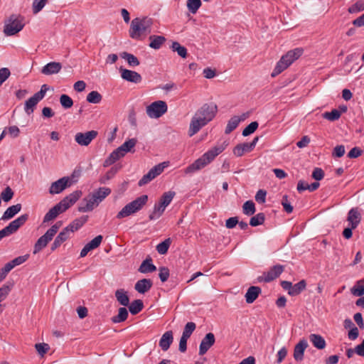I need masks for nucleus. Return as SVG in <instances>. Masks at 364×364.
Instances as JSON below:
<instances>
[{
    "instance_id": "nucleus-1",
    "label": "nucleus",
    "mask_w": 364,
    "mask_h": 364,
    "mask_svg": "<svg viewBox=\"0 0 364 364\" xmlns=\"http://www.w3.org/2000/svg\"><path fill=\"white\" fill-rule=\"evenodd\" d=\"M217 111V105L214 103H205L200 107L191 119L188 135L192 136L198 133L202 127L215 117Z\"/></svg>"
},
{
    "instance_id": "nucleus-2",
    "label": "nucleus",
    "mask_w": 364,
    "mask_h": 364,
    "mask_svg": "<svg viewBox=\"0 0 364 364\" xmlns=\"http://www.w3.org/2000/svg\"><path fill=\"white\" fill-rule=\"evenodd\" d=\"M228 142L224 141L223 143L218 144L209 149L203 154L199 159L196 160L193 164L187 166L185 169L186 173H191L199 171L207 165L210 164L215 158L222 153L228 146Z\"/></svg>"
},
{
    "instance_id": "nucleus-3",
    "label": "nucleus",
    "mask_w": 364,
    "mask_h": 364,
    "mask_svg": "<svg viewBox=\"0 0 364 364\" xmlns=\"http://www.w3.org/2000/svg\"><path fill=\"white\" fill-rule=\"evenodd\" d=\"M81 191H75L65 196L58 203L50 208L45 215L43 222L48 223L55 219L58 215L65 212L70 207L74 205L81 197Z\"/></svg>"
},
{
    "instance_id": "nucleus-4",
    "label": "nucleus",
    "mask_w": 364,
    "mask_h": 364,
    "mask_svg": "<svg viewBox=\"0 0 364 364\" xmlns=\"http://www.w3.org/2000/svg\"><path fill=\"white\" fill-rule=\"evenodd\" d=\"M153 20L149 17L135 18L130 25L129 36L132 39L141 40L151 33Z\"/></svg>"
},
{
    "instance_id": "nucleus-5",
    "label": "nucleus",
    "mask_w": 364,
    "mask_h": 364,
    "mask_svg": "<svg viewBox=\"0 0 364 364\" xmlns=\"http://www.w3.org/2000/svg\"><path fill=\"white\" fill-rule=\"evenodd\" d=\"M111 193V189L106 187L100 188L96 191L89 195L87 198L83 199L78 207V210L81 213L92 211L97 207L107 196Z\"/></svg>"
},
{
    "instance_id": "nucleus-6",
    "label": "nucleus",
    "mask_w": 364,
    "mask_h": 364,
    "mask_svg": "<svg viewBox=\"0 0 364 364\" xmlns=\"http://www.w3.org/2000/svg\"><path fill=\"white\" fill-rule=\"evenodd\" d=\"M137 144V139L136 138L129 139L125 141L121 146L114 150L109 156L105 159L104 162V166H109L117 160L124 157L127 153H134L135 151L134 147Z\"/></svg>"
},
{
    "instance_id": "nucleus-7",
    "label": "nucleus",
    "mask_w": 364,
    "mask_h": 364,
    "mask_svg": "<svg viewBox=\"0 0 364 364\" xmlns=\"http://www.w3.org/2000/svg\"><path fill=\"white\" fill-rule=\"evenodd\" d=\"M303 53L304 50L301 48H296L288 51L277 63L271 74L272 77H274L286 70L290 65L297 60Z\"/></svg>"
},
{
    "instance_id": "nucleus-8",
    "label": "nucleus",
    "mask_w": 364,
    "mask_h": 364,
    "mask_svg": "<svg viewBox=\"0 0 364 364\" xmlns=\"http://www.w3.org/2000/svg\"><path fill=\"white\" fill-rule=\"evenodd\" d=\"M148 201V196L142 195L127 204L117 215V219L128 217L139 211Z\"/></svg>"
},
{
    "instance_id": "nucleus-9",
    "label": "nucleus",
    "mask_w": 364,
    "mask_h": 364,
    "mask_svg": "<svg viewBox=\"0 0 364 364\" xmlns=\"http://www.w3.org/2000/svg\"><path fill=\"white\" fill-rule=\"evenodd\" d=\"M62 226V222L58 221L53 225L46 232V233L40 237L34 245L33 254H37L41 250H42L44 247H46L48 243L51 241L55 236V235L58 232L60 228Z\"/></svg>"
},
{
    "instance_id": "nucleus-10",
    "label": "nucleus",
    "mask_w": 364,
    "mask_h": 364,
    "mask_svg": "<svg viewBox=\"0 0 364 364\" xmlns=\"http://www.w3.org/2000/svg\"><path fill=\"white\" fill-rule=\"evenodd\" d=\"M23 26L21 17L11 15L5 23L4 33L8 36H13L21 31Z\"/></svg>"
},
{
    "instance_id": "nucleus-11",
    "label": "nucleus",
    "mask_w": 364,
    "mask_h": 364,
    "mask_svg": "<svg viewBox=\"0 0 364 364\" xmlns=\"http://www.w3.org/2000/svg\"><path fill=\"white\" fill-rule=\"evenodd\" d=\"M28 219V214H23L11 222L6 227L0 230L1 240L4 237L16 232Z\"/></svg>"
},
{
    "instance_id": "nucleus-12",
    "label": "nucleus",
    "mask_w": 364,
    "mask_h": 364,
    "mask_svg": "<svg viewBox=\"0 0 364 364\" xmlns=\"http://www.w3.org/2000/svg\"><path fill=\"white\" fill-rule=\"evenodd\" d=\"M168 161H164L154 166L139 181L138 185L139 186H143L149 183L156 176H159L164 171V168L168 166Z\"/></svg>"
},
{
    "instance_id": "nucleus-13",
    "label": "nucleus",
    "mask_w": 364,
    "mask_h": 364,
    "mask_svg": "<svg viewBox=\"0 0 364 364\" xmlns=\"http://www.w3.org/2000/svg\"><path fill=\"white\" fill-rule=\"evenodd\" d=\"M168 109L166 102L158 100L146 107V114L150 118L157 119L164 114Z\"/></svg>"
},
{
    "instance_id": "nucleus-14",
    "label": "nucleus",
    "mask_w": 364,
    "mask_h": 364,
    "mask_svg": "<svg viewBox=\"0 0 364 364\" xmlns=\"http://www.w3.org/2000/svg\"><path fill=\"white\" fill-rule=\"evenodd\" d=\"M284 270V266L276 264L271 267L269 271L264 272L262 276L257 277L258 282H270L278 278Z\"/></svg>"
},
{
    "instance_id": "nucleus-15",
    "label": "nucleus",
    "mask_w": 364,
    "mask_h": 364,
    "mask_svg": "<svg viewBox=\"0 0 364 364\" xmlns=\"http://www.w3.org/2000/svg\"><path fill=\"white\" fill-rule=\"evenodd\" d=\"M73 184L72 178L68 176H64L51 183L49 188V193L51 195L59 194L65 189Z\"/></svg>"
},
{
    "instance_id": "nucleus-16",
    "label": "nucleus",
    "mask_w": 364,
    "mask_h": 364,
    "mask_svg": "<svg viewBox=\"0 0 364 364\" xmlns=\"http://www.w3.org/2000/svg\"><path fill=\"white\" fill-rule=\"evenodd\" d=\"M98 135L95 130H91L86 132H77L75 135V141L80 146H88L92 140Z\"/></svg>"
},
{
    "instance_id": "nucleus-17",
    "label": "nucleus",
    "mask_w": 364,
    "mask_h": 364,
    "mask_svg": "<svg viewBox=\"0 0 364 364\" xmlns=\"http://www.w3.org/2000/svg\"><path fill=\"white\" fill-rule=\"evenodd\" d=\"M119 72L122 78L127 82L139 83L142 80L141 75L136 71L120 68Z\"/></svg>"
},
{
    "instance_id": "nucleus-18",
    "label": "nucleus",
    "mask_w": 364,
    "mask_h": 364,
    "mask_svg": "<svg viewBox=\"0 0 364 364\" xmlns=\"http://www.w3.org/2000/svg\"><path fill=\"white\" fill-rule=\"evenodd\" d=\"M215 338L213 333H207L202 339L199 346V355H203L214 345Z\"/></svg>"
},
{
    "instance_id": "nucleus-19",
    "label": "nucleus",
    "mask_w": 364,
    "mask_h": 364,
    "mask_svg": "<svg viewBox=\"0 0 364 364\" xmlns=\"http://www.w3.org/2000/svg\"><path fill=\"white\" fill-rule=\"evenodd\" d=\"M102 235H97L90 242L87 243L80 252V257H85L90 251L98 247L102 241Z\"/></svg>"
},
{
    "instance_id": "nucleus-20",
    "label": "nucleus",
    "mask_w": 364,
    "mask_h": 364,
    "mask_svg": "<svg viewBox=\"0 0 364 364\" xmlns=\"http://www.w3.org/2000/svg\"><path fill=\"white\" fill-rule=\"evenodd\" d=\"M308 347L306 340H301L294 347V358L296 361H301L304 359V354L306 348Z\"/></svg>"
},
{
    "instance_id": "nucleus-21",
    "label": "nucleus",
    "mask_w": 364,
    "mask_h": 364,
    "mask_svg": "<svg viewBox=\"0 0 364 364\" xmlns=\"http://www.w3.org/2000/svg\"><path fill=\"white\" fill-rule=\"evenodd\" d=\"M70 232L66 228H63V230L55 238L54 242L51 245V247H50L51 251H55L65 241H66L70 237Z\"/></svg>"
},
{
    "instance_id": "nucleus-22",
    "label": "nucleus",
    "mask_w": 364,
    "mask_h": 364,
    "mask_svg": "<svg viewBox=\"0 0 364 364\" xmlns=\"http://www.w3.org/2000/svg\"><path fill=\"white\" fill-rule=\"evenodd\" d=\"M352 228H356L361 220V215L357 208H351L348 213V218Z\"/></svg>"
},
{
    "instance_id": "nucleus-23",
    "label": "nucleus",
    "mask_w": 364,
    "mask_h": 364,
    "mask_svg": "<svg viewBox=\"0 0 364 364\" xmlns=\"http://www.w3.org/2000/svg\"><path fill=\"white\" fill-rule=\"evenodd\" d=\"M62 68L60 63L50 62L43 67L41 73L46 75H53L58 73Z\"/></svg>"
},
{
    "instance_id": "nucleus-24",
    "label": "nucleus",
    "mask_w": 364,
    "mask_h": 364,
    "mask_svg": "<svg viewBox=\"0 0 364 364\" xmlns=\"http://www.w3.org/2000/svg\"><path fill=\"white\" fill-rule=\"evenodd\" d=\"M152 285L153 283L151 279H142L136 282L134 285V289L140 294H145L151 289Z\"/></svg>"
},
{
    "instance_id": "nucleus-25",
    "label": "nucleus",
    "mask_w": 364,
    "mask_h": 364,
    "mask_svg": "<svg viewBox=\"0 0 364 364\" xmlns=\"http://www.w3.org/2000/svg\"><path fill=\"white\" fill-rule=\"evenodd\" d=\"M262 289L260 287L257 286H251L248 288L245 297V301L247 304L253 303L261 294Z\"/></svg>"
},
{
    "instance_id": "nucleus-26",
    "label": "nucleus",
    "mask_w": 364,
    "mask_h": 364,
    "mask_svg": "<svg viewBox=\"0 0 364 364\" xmlns=\"http://www.w3.org/2000/svg\"><path fill=\"white\" fill-rule=\"evenodd\" d=\"M173 341V332L171 331H168L162 335L159 341V346L164 351H166L170 348Z\"/></svg>"
},
{
    "instance_id": "nucleus-27",
    "label": "nucleus",
    "mask_w": 364,
    "mask_h": 364,
    "mask_svg": "<svg viewBox=\"0 0 364 364\" xmlns=\"http://www.w3.org/2000/svg\"><path fill=\"white\" fill-rule=\"evenodd\" d=\"M87 215H82L80 218L74 220L65 228L69 230L70 232H73L79 230L87 221Z\"/></svg>"
},
{
    "instance_id": "nucleus-28",
    "label": "nucleus",
    "mask_w": 364,
    "mask_h": 364,
    "mask_svg": "<svg viewBox=\"0 0 364 364\" xmlns=\"http://www.w3.org/2000/svg\"><path fill=\"white\" fill-rule=\"evenodd\" d=\"M41 100L39 99L36 95H33L28 100L26 101L24 105V111L28 114H31L35 109L36 106Z\"/></svg>"
},
{
    "instance_id": "nucleus-29",
    "label": "nucleus",
    "mask_w": 364,
    "mask_h": 364,
    "mask_svg": "<svg viewBox=\"0 0 364 364\" xmlns=\"http://www.w3.org/2000/svg\"><path fill=\"white\" fill-rule=\"evenodd\" d=\"M117 301L123 306H127L129 304V298L127 291L124 289H119L114 293Z\"/></svg>"
},
{
    "instance_id": "nucleus-30",
    "label": "nucleus",
    "mask_w": 364,
    "mask_h": 364,
    "mask_svg": "<svg viewBox=\"0 0 364 364\" xmlns=\"http://www.w3.org/2000/svg\"><path fill=\"white\" fill-rule=\"evenodd\" d=\"M21 210V205L20 203L9 207L4 213L1 220H6L12 218L15 215L19 213Z\"/></svg>"
},
{
    "instance_id": "nucleus-31",
    "label": "nucleus",
    "mask_w": 364,
    "mask_h": 364,
    "mask_svg": "<svg viewBox=\"0 0 364 364\" xmlns=\"http://www.w3.org/2000/svg\"><path fill=\"white\" fill-rule=\"evenodd\" d=\"M129 316V313L125 306L120 307L118 314L111 318V321L114 323H119L125 321Z\"/></svg>"
},
{
    "instance_id": "nucleus-32",
    "label": "nucleus",
    "mask_w": 364,
    "mask_h": 364,
    "mask_svg": "<svg viewBox=\"0 0 364 364\" xmlns=\"http://www.w3.org/2000/svg\"><path fill=\"white\" fill-rule=\"evenodd\" d=\"M156 270V267L152 263L151 258L146 259L144 261H143L139 268V272L144 274L153 272Z\"/></svg>"
},
{
    "instance_id": "nucleus-33",
    "label": "nucleus",
    "mask_w": 364,
    "mask_h": 364,
    "mask_svg": "<svg viewBox=\"0 0 364 364\" xmlns=\"http://www.w3.org/2000/svg\"><path fill=\"white\" fill-rule=\"evenodd\" d=\"M309 339L314 346L319 350L323 349L326 347L324 338L318 334H311Z\"/></svg>"
},
{
    "instance_id": "nucleus-34",
    "label": "nucleus",
    "mask_w": 364,
    "mask_h": 364,
    "mask_svg": "<svg viewBox=\"0 0 364 364\" xmlns=\"http://www.w3.org/2000/svg\"><path fill=\"white\" fill-rule=\"evenodd\" d=\"M166 206L160 203L159 202L155 203L153 211L150 213L149 218L150 220H154L158 219L164 213Z\"/></svg>"
},
{
    "instance_id": "nucleus-35",
    "label": "nucleus",
    "mask_w": 364,
    "mask_h": 364,
    "mask_svg": "<svg viewBox=\"0 0 364 364\" xmlns=\"http://www.w3.org/2000/svg\"><path fill=\"white\" fill-rule=\"evenodd\" d=\"M149 46L154 49H159L161 46L165 43L166 38L162 36H149Z\"/></svg>"
},
{
    "instance_id": "nucleus-36",
    "label": "nucleus",
    "mask_w": 364,
    "mask_h": 364,
    "mask_svg": "<svg viewBox=\"0 0 364 364\" xmlns=\"http://www.w3.org/2000/svg\"><path fill=\"white\" fill-rule=\"evenodd\" d=\"M129 311L132 315L139 314L144 308L143 301L140 299L134 300L130 305L129 304Z\"/></svg>"
},
{
    "instance_id": "nucleus-37",
    "label": "nucleus",
    "mask_w": 364,
    "mask_h": 364,
    "mask_svg": "<svg viewBox=\"0 0 364 364\" xmlns=\"http://www.w3.org/2000/svg\"><path fill=\"white\" fill-rule=\"evenodd\" d=\"M252 149L249 147V144L247 142L239 144L233 149V154L236 156H242L245 153L250 152Z\"/></svg>"
},
{
    "instance_id": "nucleus-38",
    "label": "nucleus",
    "mask_w": 364,
    "mask_h": 364,
    "mask_svg": "<svg viewBox=\"0 0 364 364\" xmlns=\"http://www.w3.org/2000/svg\"><path fill=\"white\" fill-rule=\"evenodd\" d=\"M120 55L123 59L127 60V63L131 67L138 66L140 63L139 59L133 54L127 52H123Z\"/></svg>"
},
{
    "instance_id": "nucleus-39",
    "label": "nucleus",
    "mask_w": 364,
    "mask_h": 364,
    "mask_svg": "<svg viewBox=\"0 0 364 364\" xmlns=\"http://www.w3.org/2000/svg\"><path fill=\"white\" fill-rule=\"evenodd\" d=\"M240 122V119L237 116H234L230 118L226 126L225 132V134H230L234 129H235Z\"/></svg>"
},
{
    "instance_id": "nucleus-40",
    "label": "nucleus",
    "mask_w": 364,
    "mask_h": 364,
    "mask_svg": "<svg viewBox=\"0 0 364 364\" xmlns=\"http://www.w3.org/2000/svg\"><path fill=\"white\" fill-rule=\"evenodd\" d=\"M350 291L354 296H363L364 294V279L358 280L355 285L350 289Z\"/></svg>"
},
{
    "instance_id": "nucleus-41",
    "label": "nucleus",
    "mask_w": 364,
    "mask_h": 364,
    "mask_svg": "<svg viewBox=\"0 0 364 364\" xmlns=\"http://www.w3.org/2000/svg\"><path fill=\"white\" fill-rule=\"evenodd\" d=\"M173 51L177 52L178 55L183 58H186L188 55L187 49L182 46L178 42H173L171 46Z\"/></svg>"
},
{
    "instance_id": "nucleus-42",
    "label": "nucleus",
    "mask_w": 364,
    "mask_h": 364,
    "mask_svg": "<svg viewBox=\"0 0 364 364\" xmlns=\"http://www.w3.org/2000/svg\"><path fill=\"white\" fill-rule=\"evenodd\" d=\"M306 287V282L304 279L299 281L298 283L292 285L291 292H290L291 296H296L299 295L302 291L305 289Z\"/></svg>"
},
{
    "instance_id": "nucleus-43",
    "label": "nucleus",
    "mask_w": 364,
    "mask_h": 364,
    "mask_svg": "<svg viewBox=\"0 0 364 364\" xmlns=\"http://www.w3.org/2000/svg\"><path fill=\"white\" fill-rule=\"evenodd\" d=\"M171 244V238H167L162 242L156 246V250L160 255H165L167 253L168 250Z\"/></svg>"
},
{
    "instance_id": "nucleus-44",
    "label": "nucleus",
    "mask_w": 364,
    "mask_h": 364,
    "mask_svg": "<svg viewBox=\"0 0 364 364\" xmlns=\"http://www.w3.org/2000/svg\"><path fill=\"white\" fill-rule=\"evenodd\" d=\"M102 96L97 91H92L87 95V101L92 104H98L102 101Z\"/></svg>"
},
{
    "instance_id": "nucleus-45",
    "label": "nucleus",
    "mask_w": 364,
    "mask_h": 364,
    "mask_svg": "<svg viewBox=\"0 0 364 364\" xmlns=\"http://www.w3.org/2000/svg\"><path fill=\"white\" fill-rule=\"evenodd\" d=\"M265 215L263 213H259L252 217L250 220V225L256 227L264 223Z\"/></svg>"
},
{
    "instance_id": "nucleus-46",
    "label": "nucleus",
    "mask_w": 364,
    "mask_h": 364,
    "mask_svg": "<svg viewBox=\"0 0 364 364\" xmlns=\"http://www.w3.org/2000/svg\"><path fill=\"white\" fill-rule=\"evenodd\" d=\"M243 209V213L247 215H253L255 211V205L252 200H247L246 201L242 206Z\"/></svg>"
},
{
    "instance_id": "nucleus-47",
    "label": "nucleus",
    "mask_w": 364,
    "mask_h": 364,
    "mask_svg": "<svg viewBox=\"0 0 364 364\" xmlns=\"http://www.w3.org/2000/svg\"><path fill=\"white\" fill-rule=\"evenodd\" d=\"M364 11V0H358L352 6H350L348 11L350 14L359 13Z\"/></svg>"
},
{
    "instance_id": "nucleus-48",
    "label": "nucleus",
    "mask_w": 364,
    "mask_h": 364,
    "mask_svg": "<svg viewBox=\"0 0 364 364\" xmlns=\"http://www.w3.org/2000/svg\"><path fill=\"white\" fill-rule=\"evenodd\" d=\"M174 196L175 193L173 191L166 192L162 195L159 202L167 207L172 201Z\"/></svg>"
},
{
    "instance_id": "nucleus-49",
    "label": "nucleus",
    "mask_w": 364,
    "mask_h": 364,
    "mask_svg": "<svg viewBox=\"0 0 364 364\" xmlns=\"http://www.w3.org/2000/svg\"><path fill=\"white\" fill-rule=\"evenodd\" d=\"M201 6L200 0H187V7L192 14H196Z\"/></svg>"
},
{
    "instance_id": "nucleus-50",
    "label": "nucleus",
    "mask_w": 364,
    "mask_h": 364,
    "mask_svg": "<svg viewBox=\"0 0 364 364\" xmlns=\"http://www.w3.org/2000/svg\"><path fill=\"white\" fill-rule=\"evenodd\" d=\"M13 287V284H5L0 288V302L6 299Z\"/></svg>"
},
{
    "instance_id": "nucleus-51",
    "label": "nucleus",
    "mask_w": 364,
    "mask_h": 364,
    "mask_svg": "<svg viewBox=\"0 0 364 364\" xmlns=\"http://www.w3.org/2000/svg\"><path fill=\"white\" fill-rule=\"evenodd\" d=\"M48 1V0H33L32 4L33 13L36 14L40 12L43 9Z\"/></svg>"
},
{
    "instance_id": "nucleus-52",
    "label": "nucleus",
    "mask_w": 364,
    "mask_h": 364,
    "mask_svg": "<svg viewBox=\"0 0 364 364\" xmlns=\"http://www.w3.org/2000/svg\"><path fill=\"white\" fill-rule=\"evenodd\" d=\"M323 117L329 121L333 122L338 119L341 117V112L334 109L331 112H326L323 114Z\"/></svg>"
},
{
    "instance_id": "nucleus-53",
    "label": "nucleus",
    "mask_w": 364,
    "mask_h": 364,
    "mask_svg": "<svg viewBox=\"0 0 364 364\" xmlns=\"http://www.w3.org/2000/svg\"><path fill=\"white\" fill-rule=\"evenodd\" d=\"M196 328V325L195 323L188 322L183 328L182 336L189 338L195 331Z\"/></svg>"
},
{
    "instance_id": "nucleus-54",
    "label": "nucleus",
    "mask_w": 364,
    "mask_h": 364,
    "mask_svg": "<svg viewBox=\"0 0 364 364\" xmlns=\"http://www.w3.org/2000/svg\"><path fill=\"white\" fill-rule=\"evenodd\" d=\"M60 102L65 109L70 108L73 105V101L70 97L63 94L60 97Z\"/></svg>"
},
{
    "instance_id": "nucleus-55",
    "label": "nucleus",
    "mask_w": 364,
    "mask_h": 364,
    "mask_svg": "<svg viewBox=\"0 0 364 364\" xmlns=\"http://www.w3.org/2000/svg\"><path fill=\"white\" fill-rule=\"evenodd\" d=\"M259 124L257 122H252L247 125L242 131V135L247 136L254 133L257 129Z\"/></svg>"
},
{
    "instance_id": "nucleus-56",
    "label": "nucleus",
    "mask_w": 364,
    "mask_h": 364,
    "mask_svg": "<svg viewBox=\"0 0 364 364\" xmlns=\"http://www.w3.org/2000/svg\"><path fill=\"white\" fill-rule=\"evenodd\" d=\"M35 348L37 350L38 353L41 356L43 357L44 355L50 349V346L48 344L45 343H36L35 345Z\"/></svg>"
},
{
    "instance_id": "nucleus-57",
    "label": "nucleus",
    "mask_w": 364,
    "mask_h": 364,
    "mask_svg": "<svg viewBox=\"0 0 364 364\" xmlns=\"http://www.w3.org/2000/svg\"><path fill=\"white\" fill-rule=\"evenodd\" d=\"M117 171V169L116 168H112L109 171H108L106 174L103 176H102L100 178V183H105L107 181L111 179L114 177V176L116 174Z\"/></svg>"
},
{
    "instance_id": "nucleus-58",
    "label": "nucleus",
    "mask_w": 364,
    "mask_h": 364,
    "mask_svg": "<svg viewBox=\"0 0 364 364\" xmlns=\"http://www.w3.org/2000/svg\"><path fill=\"white\" fill-rule=\"evenodd\" d=\"M159 277L162 282H165L168 280L169 277V269L168 267H161L159 269Z\"/></svg>"
},
{
    "instance_id": "nucleus-59",
    "label": "nucleus",
    "mask_w": 364,
    "mask_h": 364,
    "mask_svg": "<svg viewBox=\"0 0 364 364\" xmlns=\"http://www.w3.org/2000/svg\"><path fill=\"white\" fill-rule=\"evenodd\" d=\"M14 196V191H12V189L9 187V186H7L2 192H1V197H2V199L5 201V202H8L10 200H11V198H13Z\"/></svg>"
},
{
    "instance_id": "nucleus-60",
    "label": "nucleus",
    "mask_w": 364,
    "mask_h": 364,
    "mask_svg": "<svg viewBox=\"0 0 364 364\" xmlns=\"http://www.w3.org/2000/svg\"><path fill=\"white\" fill-rule=\"evenodd\" d=\"M11 72L7 68L0 69V86L9 77Z\"/></svg>"
},
{
    "instance_id": "nucleus-61",
    "label": "nucleus",
    "mask_w": 364,
    "mask_h": 364,
    "mask_svg": "<svg viewBox=\"0 0 364 364\" xmlns=\"http://www.w3.org/2000/svg\"><path fill=\"white\" fill-rule=\"evenodd\" d=\"M282 206L284 208V210L287 213H292V211H293V206L289 202L287 196L285 195V196H284L282 197Z\"/></svg>"
},
{
    "instance_id": "nucleus-62",
    "label": "nucleus",
    "mask_w": 364,
    "mask_h": 364,
    "mask_svg": "<svg viewBox=\"0 0 364 364\" xmlns=\"http://www.w3.org/2000/svg\"><path fill=\"white\" fill-rule=\"evenodd\" d=\"M311 177L316 181H321L324 177V171L321 168H315L312 172Z\"/></svg>"
},
{
    "instance_id": "nucleus-63",
    "label": "nucleus",
    "mask_w": 364,
    "mask_h": 364,
    "mask_svg": "<svg viewBox=\"0 0 364 364\" xmlns=\"http://www.w3.org/2000/svg\"><path fill=\"white\" fill-rule=\"evenodd\" d=\"M267 192L264 190H259L255 195V200L260 204L264 203L266 201Z\"/></svg>"
},
{
    "instance_id": "nucleus-64",
    "label": "nucleus",
    "mask_w": 364,
    "mask_h": 364,
    "mask_svg": "<svg viewBox=\"0 0 364 364\" xmlns=\"http://www.w3.org/2000/svg\"><path fill=\"white\" fill-rule=\"evenodd\" d=\"M345 154V146L343 145H338L333 149L332 155L333 157H342Z\"/></svg>"
}]
</instances>
